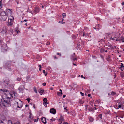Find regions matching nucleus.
<instances>
[{"mask_svg":"<svg viewBox=\"0 0 124 124\" xmlns=\"http://www.w3.org/2000/svg\"><path fill=\"white\" fill-rule=\"evenodd\" d=\"M89 120L91 122H93L94 120V119L92 117H90L89 118Z\"/></svg>","mask_w":124,"mask_h":124,"instance_id":"24","label":"nucleus"},{"mask_svg":"<svg viewBox=\"0 0 124 124\" xmlns=\"http://www.w3.org/2000/svg\"><path fill=\"white\" fill-rule=\"evenodd\" d=\"M116 94V93L114 91H112L111 93V94L112 95H114Z\"/></svg>","mask_w":124,"mask_h":124,"instance_id":"31","label":"nucleus"},{"mask_svg":"<svg viewBox=\"0 0 124 124\" xmlns=\"http://www.w3.org/2000/svg\"><path fill=\"white\" fill-rule=\"evenodd\" d=\"M2 5H0V10H2Z\"/></svg>","mask_w":124,"mask_h":124,"instance_id":"60","label":"nucleus"},{"mask_svg":"<svg viewBox=\"0 0 124 124\" xmlns=\"http://www.w3.org/2000/svg\"><path fill=\"white\" fill-rule=\"evenodd\" d=\"M41 121L43 123L45 124H46V118L45 117H43L41 118Z\"/></svg>","mask_w":124,"mask_h":124,"instance_id":"11","label":"nucleus"},{"mask_svg":"<svg viewBox=\"0 0 124 124\" xmlns=\"http://www.w3.org/2000/svg\"><path fill=\"white\" fill-rule=\"evenodd\" d=\"M3 43V41L2 40H0V44H2Z\"/></svg>","mask_w":124,"mask_h":124,"instance_id":"44","label":"nucleus"},{"mask_svg":"<svg viewBox=\"0 0 124 124\" xmlns=\"http://www.w3.org/2000/svg\"><path fill=\"white\" fill-rule=\"evenodd\" d=\"M56 112V110L54 108H52L50 110V112L54 114H55Z\"/></svg>","mask_w":124,"mask_h":124,"instance_id":"8","label":"nucleus"},{"mask_svg":"<svg viewBox=\"0 0 124 124\" xmlns=\"http://www.w3.org/2000/svg\"><path fill=\"white\" fill-rule=\"evenodd\" d=\"M46 83L44 82V83H43V84H42V85L44 86H46Z\"/></svg>","mask_w":124,"mask_h":124,"instance_id":"51","label":"nucleus"},{"mask_svg":"<svg viewBox=\"0 0 124 124\" xmlns=\"http://www.w3.org/2000/svg\"><path fill=\"white\" fill-rule=\"evenodd\" d=\"M116 41H119V40H119V38L118 39V38H116Z\"/></svg>","mask_w":124,"mask_h":124,"instance_id":"56","label":"nucleus"},{"mask_svg":"<svg viewBox=\"0 0 124 124\" xmlns=\"http://www.w3.org/2000/svg\"><path fill=\"white\" fill-rule=\"evenodd\" d=\"M40 10V9L38 7H36L34 10V11L37 13H38L39 12Z\"/></svg>","mask_w":124,"mask_h":124,"instance_id":"12","label":"nucleus"},{"mask_svg":"<svg viewBox=\"0 0 124 124\" xmlns=\"http://www.w3.org/2000/svg\"><path fill=\"white\" fill-rule=\"evenodd\" d=\"M25 89L24 85H22L19 87L18 90L20 91H22L24 90Z\"/></svg>","mask_w":124,"mask_h":124,"instance_id":"10","label":"nucleus"},{"mask_svg":"<svg viewBox=\"0 0 124 124\" xmlns=\"http://www.w3.org/2000/svg\"><path fill=\"white\" fill-rule=\"evenodd\" d=\"M62 16H63V18H64V16H66V13H64L62 14Z\"/></svg>","mask_w":124,"mask_h":124,"instance_id":"47","label":"nucleus"},{"mask_svg":"<svg viewBox=\"0 0 124 124\" xmlns=\"http://www.w3.org/2000/svg\"><path fill=\"white\" fill-rule=\"evenodd\" d=\"M9 10V11H10L11 12H12V11H11L12 10L11 9H6V12L7 11L8 12Z\"/></svg>","mask_w":124,"mask_h":124,"instance_id":"36","label":"nucleus"},{"mask_svg":"<svg viewBox=\"0 0 124 124\" xmlns=\"http://www.w3.org/2000/svg\"><path fill=\"white\" fill-rule=\"evenodd\" d=\"M123 105L122 104L119 105L118 106V107L117 108L118 109L119 108H120L121 107H122Z\"/></svg>","mask_w":124,"mask_h":124,"instance_id":"28","label":"nucleus"},{"mask_svg":"<svg viewBox=\"0 0 124 124\" xmlns=\"http://www.w3.org/2000/svg\"><path fill=\"white\" fill-rule=\"evenodd\" d=\"M103 5V4L101 3L100 2L99 4V6H100L101 7H102V6Z\"/></svg>","mask_w":124,"mask_h":124,"instance_id":"40","label":"nucleus"},{"mask_svg":"<svg viewBox=\"0 0 124 124\" xmlns=\"http://www.w3.org/2000/svg\"><path fill=\"white\" fill-rule=\"evenodd\" d=\"M59 120L61 121V123H62V121H63L64 120L63 117L62 116L60 117Z\"/></svg>","mask_w":124,"mask_h":124,"instance_id":"22","label":"nucleus"},{"mask_svg":"<svg viewBox=\"0 0 124 124\" xmlns=\"http://www.w3.org/2000/svg\"><path fill=\"white\" fill-rule=\"evenodd\" d=\"M43 73H44V74L45 76H46L47 74V72H45V71L44 70H43Z\"/></svg>","mask_w":124,"mask_h":124,"instance_id":"30","label":"nucleus"},{"mask_svg":"<svg viewBox=\"0 0 124 124\" xmlns=\"http://www.w3.org/2000/svg\"><path fill=\"white\" fill-rule=\"evenodd\" d=\"M27 100L28 101V102H29L30 100V99L29 98H28L27 99Z\"/></svg>","mask_w":124,"mask_h":124,"instance_id":"58","label":"nucleus"},{"mask_svg":"<svg viewBox=\"0 0 124 124\" xmlns=\"http://www.w3.org/2000/svg\"><path fill=\"white\" fill-rule=\"evenodd\" d=\"M106 35L107 36V35L109 36V35H110V33H106Z\"/></svg>","mask_w":124,"mask_h":124,"instance_id":"54","label":"nucleus"},{"mask_svg":"<svg viewBox=\"0 0 124 124\" xmlns=\"http://www.w3.org/2000/svg\"><path fill=\"white\" fill-rule=\"evenodd\" d=\"M1 117L0 116V119H2L3 120H4L5 119V118L4 117V116L3 115H1Z\"/></svg>","mask_w":124,"mask_h":124,"instance_id":"26","label":"nucleus"},{"mask_svg":"<svg viewBox=\"0 0 124 124\" xmlns=\"http://www.w3.org/2000/svg\"><path fill=\"white\" fill-rule=\"evenodd\" d=\"M63 22V20H62L61 21H60L59 22V23H62L63 24H64L65 23V22Z\"/></svg>","mask_w":124,"mask_h":124,"instance_id":"38","label":"nucleus"},{"mask_svg":"<svg viewBox=\"0 0 124 124\" xmlns=\"http://www.w3.org/2000/svg\"><path fill=\"white\" fill-rule=\"evenodd\" d=\"M8 19H10V21H9V22H12L13 21V20L14 19L13 17L11 16L8 18Z\"/></svg>","mask_w":124,"mask_h":124,"instance_id":"15","label":"nucleus"},{"mask_svg":"<svg viewBox=\"0 0 124 124\" xmlns=\"http://www.w3.org/2000/svg\"><path fill=\"white\" fill-rule=\"evenodd\" d=\"M11 62L10 61H7L5 62L4 64V66L6 69L9 71L11 70Z\"/></svg>","mask_w":124,"mask_h":124,"instance_id":"3","label":"nucleus"},{"mask_svg":"<svg viewBox=\"0 0 124 124\" xmlns=\"http://www.w3.org/2000/svg\"><path fill=\"white\" fill-rule=\"evenodd\" d=\"M38 119L39 118H37V119H34V120L35 122H37L38 121Z\"/></svg>","mask_w":124,"mask_h":124,"instance_id":"45","label":"nucleus"},{"mask_svg":"<svg viewBox=\"0 0 124 124\" xmlns=\"http://www.w3.org/2000/svg\"><path fill=\"white\" fill-rule=\"evenodd\" d=\"M108 45V49H110L111 50H113L114 49L116 48V46H114L113 44H109Z\"/></svg>","mask_w":124,"mask_h":124,"instance_id":"6","label":"nucleus"},{"mask_svg":"<svg viewBox=\"0 0 124 124\" xmlns=\"http://www.w3.org/2000/svg\"><path fill=\"white\" fill-rule=\"evenodd\" d=\"M5 124L2 120H0V124Z\"/></svg>","mask_w":124,"mask_h":124,"instance_id":"50","label":"nucleus"},{"mask_svg":"<svg viewBox=\"0 0 124 124\" xmlns=\"http://www.w3.org/2000/svg\"><path fill=\"white\" fill-rule=\"evenodd\" d=\"M80 45V44L78 43L77 44V46L79 47V46Z\"/></svg>","mask_w":124,"mask_h":124,"instance_id":"64","label":"nucleus"},{"mask_svg":"<svg viewBox=\"0 0 124 124\" xmlns=\"http://www.w3.org/2000/svg\"><path fill=\"white\" fill-rule=\"evenodd\" d=\"M102 59H104V57L103 56H102V55H100Z\"/></svg>","mask_w":124,"mask_h":124,"instance_id":"62","label":"nucleus"},{"mask_svg":"<svg viewBox=\"0 0 124 124\" xmlns=\"http://www.w3.org/2000/svg\"><path fill=\"white\" fill-rule=\"evenodd\" d=\"M57 93L58 95L61 96L62 95V94H63V93L62 92H57Z\"/></svg>","mask_w":124,"mask_h":124,"instance_id":"21","label":"nucleus"},{"mask_svg":"<svg viewBox=\"0 0 124 124\" xmlns=\"http://www.w3.org/2000/svg\"><path fill=\"white\" fill-rule=\"evenodd\" d=\"M10 98L7 96L5 98L2 97L1 99V103L2 105L5 107L10 106L11 105L10 102Z\"/></svg>","mask_w":124,"mask_h":124,"instance_id":"1","label":"nucleus"},{"mask_svg":"<svg viewBox=\"0 0 124 124\" xmlns=\"http://www.w3.org/2000/svg\"><path fill=\"white\" fill-rule=\"evenodd\" d=\"M121 4L123 6V7H122V9H123V7H123V5H124V2H123L122 3H121Z\"/></svg>","mask_w":124,"mask_h":124,"instance_id":"57","label":"nucleus"},{"mask_svg":"<svg viewBox=\"0 0 124 124\" xmlns=\"http://www.w3.org/2000/svg\"><path fill=\"white\" fill-rule=\"evenodd\" d=\"M117 102L119 105L121 104H122V102H121L120 100H117Z\"/></svg>","mask_w":124,"mask_h":124,"instance_id":"25","label":"nucleus"},{"mask_svg":"<svg viewBox=\"0 0 124 124\" xmlns=\"http://www.w3.org/2000/svg\"><path fill=\"white\" fill-rule=\"evenodd\" d=\"M116 37H114V38H112V37H111L109 39L110 40H115L116 39Z\"/></svg>","mask_w":124,"mask_h":124,"instance_id":"23","label":"nucleus"},{"mask_svg":"<svg viewBox=\"0 0 124 124\" xmlns=\"http://www.w3.org/2000/svg\"><path fill=\"white\" fill-rule=\"evenodd\" d=\"M63 124H69L67 122H64Z\"/></svg>","mask_w":124,"mask_h":124,"instance_id":"59","label":"nucleus"},{"mask_svg":"<svg viewBox=\"0 0 124 124\" xmlns=\"http://www.w3.org/2000/svg\"><path fill=\"white\" fill-rule=\"evenodd\" d=\"M50 120L52 121H54L55 120V118H52L50 119Z\"/></svg>","mask_w":124,"mask_h":124,"instance_id":"48","label":"nucleus"},{"mask_svg":"<svg viewBox=\"0 0 124 124\" xmlns=\"http://www.w3.org/2000/svg\"><path fill=\"white\" fill-rule=\"evenodd\" d=\"M7 14L5 11H1L0 14V19L1 21H5L7 17Z\"/></svg>","mask_w":124,"mask_h":124,"instance_id":"2","label":"nucleus"},{"mask_svg":"<svg viewBox=\"0 0 124 124\" xmlns=\"http://www.w3.org/2000/svg\"><path fill=\"white\" fill-rule=\"evenodd\" d=\"M34 91L36 93H37V90L36 89V87H34Z\"/></svg>","mask_w":124,"mask_h":124,"instance_id":"29","label":"nucleus"},{"mask_svg":"<svg viewBox=\"0 0 124 124\" xmlns=\"http://www.w3.org/2000/svg\"><path fill=\"white\" fill-rule=\"evenodd\" d=\"M32 115L31 113H30V116H29V117L30 118H31V117H32Z\"/></svg>","mask_w":124,"mask_h":124,"instance_id":"49","label":"nucleus"},{"mask_svg":"<svg viewBox=\"0 0 124 124\" xmlns=\"http://www.w3.org/2000/svg\"><path fill=\"white\" fill-rule=\"evenodd\" d=\"M11 81H10L9 79L8 78H6L4 81V83L7 84L8 85V86L12 87L13 86V85L11 82Z\"/></svg>","mask_w":124,"mask_h":124,"instance_id":"4","label":"nucleus"},{"mask_svg":"<svg viewBox=\"0 0 124 124\" xmlns=\"http://www.w3.org/2000/svg\"><path fill=\"white\" fill-rule=\"evenodd\" d=\"M98 117L102 119V115L101 114H99L98 115Z\"/></svg>","mask_w":124,"mask_h":124,"instance_id":"43","label":"nucleus"},{"mask_svg":"<svg viewBox=\"0 0 124 124\" xmlns=\"http://www.w3.org/2000/svg\"><path fill=\"white\" fill-rule=\"evenodd\" d=\"M72 37L73 39H76V36L75 35H72Z\"/></svg>","mask_w":124,"mask_h":124,"instance_id":"33","label":"nucleus"},{"mask_svg":"<svg viewBox=\"0 0 124 124\" xmlns=\"http://www.w3.org/2000/svg\"><path fill=\"white\" fill-rule=\"evenodd\" d=\"M121 69L122 70H123V69H124V66H121Z\"/></svg>","mask_w":124,"mask_h":124,"instance_id":"46","label":"nucleus"},{"mask_svg":"<svg viewBox=\"0 0 124 124\" xmlns=\"http://www.w3.org/2000/svg\"><path fill=\"white\" fill-rule=\"evenodd\" d=\"M93 28L95 29H97V30H99V27H98V28H96V27H93Z\"/></svg>","mask_w":124,"mask_h":124,"instance_id":"55","label":"nucleus"},{"mask_svg":"<svg viewBox=\"0 0 124 124\" xmlns=\"http://www.w3.org/2000/svg\"><path fill=\"white\" fill-rule=\"evenodd\" d=\"M105 51V50L104 49V48H101V49H100V51L101 53H104V51Z\"/></svg>","mask_w":124,"mask_h":124,"instance_id":"20","label":"nucleus"},{"mask_svg":"<svg viewBox=\"0 0 124 124\" xmlns=\"http://www.w3.org/2000/svg\"><path fill=\"white\" fill-rule=\"evenodd\" d=\"M17 93H13L11 94V97L15 99L16 97Z\"/></svg>","mask_w":124,"mask_h":124,"instance_id":"13","label":"nucleus"},{"mask_svg":"<svg viewBox=\"0 0 124 124\" xmlns=\"http://www.w3.org/2000/svg\"><path fill=\"white\" fill-rule=\"evenodd\" d=\"M73 61H74L77 60V58L75 57V58H73Z\"/></svg>","mask_w":124,"mask_h":124,"instance_id":"53","label":"nucleus"},{"mask_svg":"<svg viewBox=\"0 0 124 124\" xmlns=\"http://www.w3.org/2000/svg\"><path fill=\"white\" fill-rule=\"evenodd\" d=\"M22 105H22V103H21L20 106H19L18 105L17 107H18V108H21L22 107Z\"/></svg>","mask_w":124,"mask_h":124,"instance_id":"35","label":"nucleus"},{"mask_svg":"<svg viewBox=\"0 0 124 124\" xmlns=\"http://www.w3.org/2000/svg\"><path fill=\"white\" fill-rule=\"evenodd\" d=\"M16 31L17 33H18L20 32V31L19 30V28L18 27H16Z\"/></svg>","mask_w":124,"mask_h":124,"instance_id":"18","label":"nucleus"},{"mask_svg":"<svg viewBox=\"0 0 124 124\" xmlns=\"http://www.w3.org/2000/svg\"><path fill=\"white\" fill-rule=\"evenodd\" d=\"M80 93L81 95L82 96H83L84 95V94L81 92H80Z\"/></svg>","mask_w":124,"mask_h":124,"instance_id":"52","label":"nucleus"},{"mask_svg":"<svg viewBox=\"0 0 124 124\" xmlns=\"http://www.w3.org/2000/svg\"><path fill=\"white\" fill-rule=\"evenodd\" d=\"M44 91V90L43 89H42L40 91V90H39L38 91L39 93L41 94V95H42V94H41V93H43Z\"/></svg>","mask_w":124,"mask_h":124,"instance_id":"17","label":"nucleus"},{"mask_svg":"<svg viewBox=\"0 0 124 124\" xmlns=\"http://www.w3.org/2000/svg\"><path fill=\"white\" fill-rule=\"evenodd\" d=\"M88 109L89 111H92L94 110V109H93L91 108H88Z\"/></svg>","mask_w":124,"mask_h":124,"instance_id":"32","label":"nucleus"},{"mask_svg":"<svg viewBox=\"0 0 124 124\" xmlns=\"http://www.w3.org/2000/svg\"><path fill=\"white\" fill-rule=\"evenodd\" d=\"M53 57L54 59H57V58L56 57V56H53Z\"/></svg>","mask_w":124,"mask_h":124,"instance_id":"61","label":"nucleus"},{"mask_svg":"<svg viewBox=\"0 0 124 124\" xmlns=\"http://www.w3.org/2000/svg\"><path fill=\"white\" fill-rule=\"evenodd\" d=\"M17 79L18 81H20L21 80V78H20L18 77L17 78Z\"/></svg>","mask_w":124,"mask_h":124,"instance_id":"37","label":"nucleus"},{"mask_svg":"<svg viewBox=\"0 0 124 124\" xmlns=\"http://www.w3.org/2000/svg\"><path fill=\"white\" fill-rule=\"evenodd\" d=\"M27 11H28L29 12L33 14L32 13V11L31 10H29V8H28V10H27Z\"/></svg>","mask_w":124,"mask_h":124,"instance_id":"39","label":"nucleus"},{"mask_svg":"<svg viewBox=\"0 0 124 124\" xmlns=\"http://www.w3.org/2000/svg\"><path fill=\"white\" fill-rule=\"evenodd\" d=\"M111 56L110 55H109L107 58V59L108 61H111Z\"/></svg>","mask_w":124,"mask_h":124,"instance_id":"19","label":"nucleus"},{"mask_svg":"<svg viewBox=\"0 0 124 124\" xmlns=\"http://www.w3.org/2000/svg\"><path fill=\"white\" fill-rule=\"evenodd\" d=\"M0 45H2L1 50L3 52H6L7 50V46L5 44H4V42L2 44H0Z\"/></svg>","mask_w":124,"mask_h":124,"instance_id":"5","label":"nucleus"},{"mask_svg":"<svg viewBox=\"0 0 124 124\" xmlns=\"http://www.w3.org/2000/svg\"><path fill=\"white\" fill-rule=\"evenodd\" d=\"M10 21V19H8V24L7 25L8 26H11L13 24V23H11L12 22H9Z\"/></svg>","mask_w":124,"mask_h":124,"instance_id":"16","label":"nucleus"},{"mask_svg":"<svg viewBox=\"0 0 124 124\" xmlns=\"http://www.w3.org/2000/svg\"><path fill=\"white\" fill-rule=\"evenodd\" d=\"M8 124H13L12 123L11 121V120H9L8 121Z\"/></svg>","mask_w":124,"mask_h":124,"instance_id":"42","label":"nucleus"},{"mask_svg":"<svg viewBox=\"0 0 124 124\" xmlns=\"http://www.w3.org/2000/svg\"><path fill=\"white\" fill-rule=\"evenodd\" d=\"M43 101L44 103L43 104L44 106L45 107H47V105L48 104V102H47V100L46 98H44L43 99Z\"/></svg>","mask_w":124,"mask_h":124,"instance_id":"7","label":"nucleus"},{"mask_svg":"<svg viewBox=\"0 0 124 124\" xmlns=\"http://www.w3.org/2000/svg\"><path fill=\"white\" fill-rule=\"evenodd\" d=\"M96 102L97 103L99 104L100 102V100L99 99H98L96 100Z\"/></svg>","mask_w":124,"mask_h":124,"instance_id":"34","label":"nucleus"},{"mask_svg":"<svg viewBox=\"0 0 124 124\" xmlns=\"http://www.w3.org/2000/svg\"><path fill=\"white\" fill-rule=\"evenodd\" d=\"M124 37L123 36H122L120 38H119V40H119V41L121 42L122 41L123 42H124Z\"/></svg>","mask_w":124,"mask_h":124,"instance_id":"14","label":"nucleus"},{"mask_svg":"<svg viewBox=\"0 0 124 124\" xmlns=\"http://www.w3.org/2000/svg\"><path fill=\"white\" fill-rule=\"evenodd\" d=\"M104 40L103 39H101L99 41V42H101V43H102V42H104Z\"/></svg>","mask_w":124,"mask_h":124,"instance_id":"41","label":"nucleus"},{"mask_svg":"<svg viewBox=\"0 0 124 124\" xmlns=\"http://www.w3.org/2000/svg\"><path fill=\"white\" fill-rule=\"evenodd\" d=\"M79 103L80 104H82L84 103V101L81 100H80L79 101Z\"/></svg>","mask_w":124,"mask_h":124,"instance_id":"27","label":"nucleus"},{"mask_svg":"<svg viewBox=\"0 0 124 124\" xmlns=\"http://www.w3.org/2000/svg\"><path fill=\"white\" fill-rule=\"evenodd\" d=\"M50 44V42H47L46 44L47 45H49Z\"/></svg>","mask_w":124,"mask_h":124,"instance_id":"63","label":"nucleus"},{"mask_svg":"<svg viewBox=\"0 0 124 124\" xmlns=\"http://www.w3.org/2000/svg\"><path fill=\"white\" fill-rule=\"evenodd\" d=\"M0 90L1 91H3L4 92V93L6 94V95H7L6 94V93H7V94H8V93H9V91L6 89H0Z\"/></svg>","mask_w":124,"mask_h":124,"instance_id":"9","label":"nucleus"}]
</instances>
